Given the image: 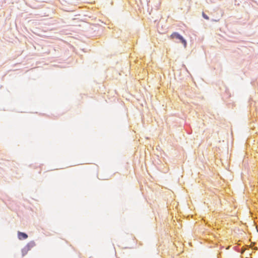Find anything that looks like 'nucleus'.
Returning a JSON list of instances; mask_svg holds the SVG:
<instances>
[{"mask_svg": "<svg viewBox=\"0 0 258 258\" xmlns=\"http://www.w3.org/2000/svg\"><path fill=\"white\" fill-rule=\"evenodd\" d=\"M170 37L172 39H173L175 42L179 43H181L184 47L185 48L186 47L187 43L186 40L178 33L174 32L173 33Z\"/></svg>", "mask_w": 258, "mask_h": 258, "instance_id": "1", "label": "nucleus"}, {"mask_svg": "<svg viewBox=\"0 0 258 258\" xmlns=\"http://www.w3.org/2000/svg\"><path fill=\"white\" fill-rule=\"evenodd\" d=\"M35 244L34 242L28 243L22 249V256L25 255L31 249L35 246Z\"/></svg>", "mask_w": 258, "mask_h": 258, "instance_id": "2", "label": "nucleus"}, {"mask_svg": "<svg viewBox=\"0 0 258 258\" xmlns=\"http://www.w3.org/2000/svg\"><path fill=\"white\" fill-rule=\"evenodd\" d=\"M18 237L20 240L25 239L28 237V235L23 232H18Z\"/></svg>", "mask_w": 258, "mask_h": 258, "instance_id": "3", "label": "nucleus"}, {"mask_svg": "<svg viewBox=\"0 0 258 258\" xmlns=\"http://www.w3.org/2000/svg\"><path fill=\"white\" fill-rule=\"evenodd\" d=\"M202 16H203V18L204 19H205L206 20H209V17L205 13H204V12H203Z\"/></svg>", "mask_w": 258, "mask_h": 258, "instance_id": "4", "label": "nucleus"}]
</instances>
